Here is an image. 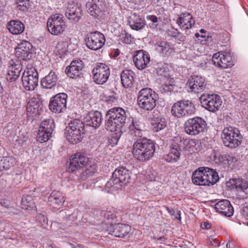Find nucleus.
<instances>
[{
	"label": "nucleus",
	"mask_w": 248,
	"mask_h": 248,
	"mask_svg": "<svg viewBox=\"0 0 248 248\" xmlns=\"http://www.w3.org/2000/svg\"><path fill=\"white\" fill-rule=\"evenodd\" d=\"M130 118L129 112L120 107H114L107 111L105 127L108 130L114 132L110 139V143L117 144L123 134L122 128L126 123V120H130Z\"/></svg>",
	"instance_id": "nucleus-1"
},
{
	"label": "nucleus",
	"mask_w": 248,
	"mask_h": 248,
	"mask_svg": "<svg viewBox=\"0 0 248 248\" xmlns=\"http://www.w3.org/2000/svg\"><path fill=\"white\" fill-rule=\"evenodd\" d=\"M155 152V143L145 138L138 139L133 145V156L140 162L150 159L153 156Z\"/></svg>",
	"instance_id": "nucleus-2"
},
{
	"label": "nucleus",
	"mask_w": 248,
	"mask_h": 248,
	"mask_svg": "<svg viewBox=\"0 0 248 248\" xmlns=\"http://www.w3.org/2000/svg\"><path fill=\"white\" fill-rule=\"evenodd\" d=\"M192 183L198 186H213L219 180L217 172L212 169L200 167L192 173Z\"/></svg>",
	"instance_id": "nucleus-3"
},
{
	"label": "nucleus",
	"mask_w": 248,
	"mask_h": 248,
	"mask_svg": "<svg viewBox=\"0 0 248 248\" xmlns=\"http://www.w3.org/2000/svg\"><path fill=\"white\" fill-rule=\"evenodd\" d=\"M85 132L84 124L80 120L75 119L66 126L64 134L67 140L75 144L81 141Z\"/></svg>",
	"instance_id": "nucleus-4"
},
{
	"label": "nucleus",
	"mask_w": 248,
	"mask_h": 248,
	"mask_svg": "<svg viewBox=\"0 0 248 248\" xmlns=\"http://www.w3.org/2000/svg\"><path fill=\"white\" fill-rule=\"evenodd\" d=\"M221 138L226 147L233 149L241 144L243 137L238 129L230 126L223 129L221 133Z\"/></svg>",
	"instance_id": "nucleus-5"
},
{
	"label": "nucleus",
	"mask_w": 248,
	"mask_h": 248,
	"mask_svg": "<svg viewBox=\"0 0 248 248\" xmlns=\"http://www.w3.org/2000/svg\"><path fill=\"white\" fill-rule=\"evenodd\" d=\"M195 107L193 103L188 100H182L175 103L171 107L172 115L180 118L188 117L195 113Z\"/></svg>",
	"instance_id": "nucleus-6"
},
{
	"label": "nucleus",
	"mask_w": 248,
	"mask_h": 248,
	"mask_svg": "<svg viewBox=\"0 0 248 248\" xmlns=\"http://www.w3.org/2000/svg\"><path fill=\"white\" fill-rule=\"evenodd\" d=\"M206 123L203 119L195 117L188 119L184 124L185 132L190 136H196L202 133L206 127Z\"/></svg>",
	"instance_id": "nucleus-7"
},
{
	"label": "nucleus",
	"mask_w": 248,
	"mask_h": 248,
	"mask_svg": "<svg viewBox=\"0 0 248 248\" xmlns=\"http://www.w3.org/2000/svg\"><path fill=\"white\" fill-rule=\"evenodd\" d=\"M22 85L26 91H33L38 85V73L34 67L27 68L21 78Z\"/></svg>",
	"instance_id": "nucleus-8"
},
{
	"label": "nucleus",
	"mask_w": 248,
	"mask_h": 248,
	"mask_svg": "<svg viewBox=\"0 0 248 248\" xmlns=\"http://www.w3.org/2000/svg\"><path fill=\"white\" fill-rule=\"evenodd\" d=\"M47 28L51 34L58 35L62 34L66 28L63 16L59 14L52 15L47 20Z\"/></svg>",
	"instance_id": "nucleus-9"
},
{
	"label": "nucleus",
	"mask_w": 248,
	"mask_h": 248,
	"mask_svg": "<svg viewBox=\"0 0 248 248\" xmlns=\"http://www.w3.org/2000/svg\"><path fill=\"white\" fill-rule=\"evenodd\" d=\"M200 101L202 107L213 112L219 110L222 103L220 96L216 94H203Z\"/></svg>",
	"instance_id": "nucleus-10"
},
{
	"label": "nucleus",
	"mask_w": 248,
	"mask_h": 248,
	"mask_svg": "<svg viewBox=\"0 0 248 248\" xmlns=\"http://www.w3.org/2000/svg\"><path fill=\"white\" fill-rule=\"evenodd\" d=\"M68 95L64 93H59L52 97L49 103V108L55 113L64 112L67 109Z\"/></svg>",
	"instance_id": "nucleus-11"
},
{
	"label": "nucleus",
	"mask_w": 248,
	"mask_h": 248,
	"mask_svg": "<svg viewBox=\"0 0 248 248\" xmlns=\"http://www.w3.org/2000/svg\"><path fill=\"white\" fill-rule=\"evenodd\" d=\"M110 73L109 66L104 63H98L93 69V80L97 84H104L108 80Z\"/></svg>",
	"instance_id": "nucleus-12"
},
{
	"label": "nucleus",
	"mask_w": 248,
	"mask_h": 248,
	"mask_svg": "<svg viewBox=\"0 0 248 248\" xmlns=\"http://www.w3.org/2000/svg\"><path fill=\"white\" fill-rule=\"evenodd\" d=\"M87 13L94 19L101 20L105 17V6L100 0H92L86 4Z\"/></svg>",
	"instance_id": "nucleus-13"
},
{
	"label": "nucleus",
	"mask_w": 248,
	"mask_h": 248,
	"mask_svg": "<svg viewBox=\"0 0 248 248\" xmlns=\"http://www.w3.org/2000/svg\"><path fill=\"white\" fill-rule=\"evenodd\" d=\"M105 42L104 34L97 31L89 32L85 39L87 47L93 50H97L102 48Z\"/></svg>",
	"instance_id": "nucleus-14"
},
{
	"label": "nucleus",
	"mask_w": 248,
	"mask_h": 248,
	"mask_svg": "<svg viewBox=\"0 0 248 248\" xmlns=\"http://www.w3.org/2000/svg\"><path fill=\"white\" fill-rule=\"evenodd\" d=\"M214 64L222 69L231 67L234 64V61L231 53L227 52H219L215 53L212 59Z\"/></svg>",
	"instance_id": "nucleus-15"
},
{
	"label": "nucleus",
	"mask_w": 248,
	"mask_h": 248,
	"mask_svg": "<svg viewBox=\"0 0 248 248\" xmlns=\"http://www.w3.org/2000/svg\"><path fill=\"white\" fill-rule=\"evenodd\" d=\"M189 93H199L203 92L206 88L205 79L200 75H192L186 83Z\"/></svg>",
	"instance_id": "nucleus-16"
},
{
	"label": "nucleus",
	"mask_w": 248,
	"mask_h": 248,
	"mask_svg": "<svg viewBox=\"0 0 248 248\" xmlns=\"http://www.w3.org/2000/svg\"><path fill=\"white\" fill-rule=\"evenodd\" d=\"M181 142L180 138H175L170 145V149L167 155L163 156V158L168 162L174 163L177 162L181 156V149L180 143Z\"/></svg>",
	"instance_id": "nucleus-17"
},
{
	"label": "nucleus",
	"mask_w": 248,
	"mask_h": 248,
	"mask_svg": "<svg viewBox=\"0 0 248 248\" xmlns=\"http://www.w3.org/2000/svg\"><path fill=\"white\" fill-rule=\"evenodd\" d=\"M23 66L22 62L19 60H11L8 63L6 79L9 82L16 80L20 75Z\"/></svg>",
	"instance_id": "nucleus-18"
},
{
	"label": "nucleus",
	"mask_w": 248,
	"mask_h": 248,
	"mask_svg": "<svg viewBox=\"0 0 248 248\" xmlns=\"http://www.w3.org/2000/svg\"><path fill=\"white\" fill-rule=\"evenodd\" d=\"M130 231V226L123 223L110 224L106 229L109 234L120 238H124L129 235Z\"/></svg>",
	"instance_id": "nucleus-19"
},
{
	"label": "nucleus",
	"mask_w": 248,
	"mask_h": 248,
	"mask_svg": "<svg viewBox=\"0 0 248 248\" xmlns=\"http://www.w3.org/2000/svg\"><path fill=\"white\" fill-rule=\"evenodd\" d=\"M43 107L40 96L35 94L30 98L27 105V115L30 117L37 116L40 114Z\"/></svg>",
	"instance_id": "nucleus-20"
},
{
	"label": "nucleus",
	"mask_w": 248,
	"mask_h": 248,
	"mask_svg": "<svg viewBox=\"0 0 248 248\" xmlns=\"http://www.w3.org/2000/svg\"><path fill=\"white\" fill-rule=\"evenodd\" d=\"M33 54L32 46L27 41H22L16 49V55L23 61L30 60Z\"/></svg>",
	"instance_id": "nucleus-21"
},
{
	"label": "nucleus",
	"mask_w": 248,
	"mask_h": 248,
	"mask_svg": "<svg viewBox=\"0 0 248 248\" xmlns=\"http://www.w3.org/2000/svg\"><path fill=\"white\" fill-rule=\"evenodd\" d=\"M81 7L73 1L68 2L65 12L66 17L73 23L78 22L82 15Z\"/></svg>",
	"instance_id": "nucleus-22"
},
{
	"label": "nucleus",
	"mask_w": 248,
	"mask_h": 248,
	"mask_svg": "<svg viewBox=\"0 0 248 248\" xmlns=\"http://www.w3.org/2000/svg\"><path fill=\"white\" fill-rule=\"evenodd\" d=\"M84 63L80 59L73 60L70 64L66 67L65 73L72 78H77L82 75Z\"/></svg>",
	"instance_id": "nucleus-23"
},
{
	"label": "nucleus",
	"mask_w": 248,
	"mask_h": 248,
	"mask_svg": "<svg viewBox=\"0 0 248 248\" xmlns=\"http://www.w3.org/2000/svg\"><path fill=\"white\" fill-rule=\"evenodd\" d=\"M113 177L116 179L120 186H125L129 184L131 179V172L125 167H119L116 169L112 173Z\"/></svg>",
	"instance_id": "nucleus-24"
},
{
	"label": "nucleus",
	"mask_w": 248,
	"mask_h": 248,
	"mask_svg": "<svg viewBox=\"0 0 248 248\" xmlns=\"http://www.w3.org/2000/svg\"><path fill=\"white\" fill-rule=\"evenodd\" d=\"M135 66L139 70L145 69L150 61V55L147 51L140 50L136 52L133 57Z\"/></svg>",
	"instance_id": "nucleus-25"
},
{
	"label": "nucleus",
	"mask_w": 248,
	"mask_h": 248,
	"mask_svg": "<svg viewBox=\"0 0 248 248\" xmlns=\"http://www.w3.org/2000/svg\"><path fill=\"white\" fill-rule=\"evenodd\" d=\"M178 16L179 17L176 20V23L182 30H188L195 23L194 18L188 13H181L178 14Z\"/></svg>",
	"instance_id": "nucleus-26"
},
{
	"label": "nucleus",
	"mask_w": 248,
	"mask_h": 248,
	"mask_svg": "<svg viewBox=\"0 0 248 248\" xmlns=\"http://www.w3.org/2000/svg\"><path fill=\"white\" fill-rule=\"evenodd\" d=\"M215 209L217 212L228 217L232 216L234 212L233 208L228 200L218 201L215 204Z\"/></svg>",
	"instance_id": "nucleus-27"
},
{
	"label": "nucleus",
	"mask_w": 248,
	"mask_h": 248,
	"mask_svg": "<svg viewBox=\"0 0 248 248\" xmlns=\"http://www.w3.org/2000/svg\"><path fill=\"white\" fill-rule=\"evenodd\" d=\"M128 21L131 29L137 31H140L144 28L146 23L142 16L135 13L131 14Z\"/></svg>",
	"instance_id": "nucleus-28"
},
{
	"label": "nucleus",
	"mask_w": 248,
	"mask_h": 248,
	"mask_svg": "<svg viewBox=\"0 0 248 248\" xmlns=\"http://www.w3.org/2000/svg\"><path fill=\"white\" fill-rule=\"evenodd\" d=\"M155 46L156 51L162 57L170 56L174 50L170 43L161 39L156 41Z\"/></svg>",
	"instance_id": "nucleus-29"
},
{
	"label": "nucleus",
	"mask_w": 248,
	"mask_h": 248,
	"mask_svg": "<svg viewBox=\"0 0 248 248\" xmlns=\"http://www.w3.org/2000/svg\"><path fill=\"white\" fill-rule=\"evenodd\" d=\"M102 115L100 112L96 111L89 113L85 118L84 123L94 128L99 127L102 122Z\"/></svg>",
	"instance_id": "nucleus-30"
},
{
	"label": "nucleus",
	"mask_w": 248,
	"mask_h": 248,
	"mask_svg": "<svg viewBox=\"0 0 248 248\" xmlns=\"http://www.w3.org/2000/svg\"><path fill=\"white\" fill-rule=\"evenodd\" d=\"M213 159L216 164L226 167L233 163L235 158L227 153L214 152L212 154Z\"/></svg>",
	"instance_id": "nucleus-31"
},
{
	"label": "nucleus",
	"mask_w": 248,
	"mask_h": 248,
	"mask_svg": "<svg viewBox=\"0 0 248 248\" xmlns=\"http://www.w3.org/2000/svg\"><path fill=\"white\" fill-rule=\"evenodd\" d=\"M58 79V76L56 73L51 70L48 75L41 79V87L44 89H53L56 86Z\"/></svg>",
	"instance_id": "nucleus-32"
},
{
	"label": "nucleus",
	"mask_w": 248,
	"mask_h": 248,
	"mask_svg": "<svg viewBox=\"0 0 248 248\" xmlns=\"http://www.w3.org/2000/svg\"><path fill=\"white\" fill-rule=\"evenodd\" d=\"M64 196L63 194L59 191H54L51 193L48 199V202L49 206L54 209H60L64 202Z\"/></svg>",
	"instance_id": "nucleus-33"
},
{
	"label": "nucleus",
	"mask_w": 248,
	"mask_h": 248,
	"mask_svg": "<svg viewBox=\"0 0 248 248\" xmlns=\"http://www.w3.org/2000/svg\"><path fill=\"white\" fill-rule=\"evenodd\" d=\"M227 186L231 188H234L238 191H242L247 194L248 183L244 179L240 178H235L230 179L227 183Z\"/></svg>",
	"instance_id": "nucleus-34"
},
{
	"label": "nucleus",
	"mask_w": 248,
	"mask_h": 248,
	"mask_svg": "<svg viewBox=\"0 0 248 248\" xmlns=\"http://www.w3.org/2000/svg\"><path fill=\"white\" fill-rule=\"evenodd\" d=\"M128 129V132L131 135L134 136L139 139L142 138L143 133L142 126L138 120L132 117Z\"/></svg>",
	"instance_id": "nucleus-35"
},
{
	"label": "nucleus",
	"mask_w": 248,
	"mask_h": 248,
	"mask_svg": "<svg viewBox=\"0 0 248 248\" xmlns=\"http://www.w3.org/2000/svg\"><path fill=\"white\" fill-rule=\"evenodd\" d=\"M6 28L10 33L17 35L21 34L25 30L24 24L19 20H11L6 25Z\"/></svg>",
	"instance_id": "nucleus-36"
},
{
	"label": "nucleus",
	"mask_w": 248,
	"mask_h": 248,
	"mask_svg": "<svg viewBox=\"0 0 248 248\" xmlns=\"http://www.w3.org/2000/svg\"><path fill=\"white\" fill-rule=\"evenodd\" d=\"M134 73L130 70L125 69L121 74V81L125 88L131 87L134 83Z\"/></svg>",
	"instance_id": "nucleus-37"
},
{
	"label": "nucleus",
	"mask_w": 248,
	"mask_h": 248,
	"mask_svg": "<svg viewBox=\"0 0 248 248\" xmlns=\"http://www.w3.org/2000/svg\"><path fill=\"white\" fill-rule=\"evenodd\" d=\"M158 98V96H156L144 98L143 100L137 101L138 104L140 108L145 110H152L156 106V101Z\"/></svg>",
	"instance_id": "nucleus-38"
},
{
	"label": "nucleus",
	"mask_w": 248,
	"mask_h": 248,
	"mask_svg": "<svg viewBox=\"0 0 248 248\" xmlns=\"http://www.w3.org/2000/svg\"><path fill=\"white\" fill-rule=\"evenodd\" d=\"M101 216L104 218V221L106 223L113 224L112 222L116 220L118 214L112 208H107L106 210H102L100 213Z\"/></svg>",
	"instance_id": "nucleus-39"
},
{
	"label": "nucleus",
	"mask_w": 248,
	"mask_h": 248,
	"mask_svg": "<svg viewBox=\"0 0 248 248\" xmlns=\"http://www.w3.org/2000/svg\"><path fill=\"white\" fill-rule=\"evenodd\" d=\"M81 169L82 172L80 173L79 177L82 180H85L96 171L95 165H91L88 161L85 165L83 166Z\"/></svg>",
	"instance_id": "nucleus-40"
},
{
	"label": "nucleus",
	"mask_w": 248,
	"mask_h": 248,
	"mask_svg": "<svg viewBox=\"0 0 248 248\" xmlns=\"http://www.w3.org/2000/svg\"><path fill=\"white\" fill-rule=\"evenodd\" d=\"M166 126L167 122L164 118H155L152 120L151 128L154 132H159L164 129Z\"/></svg>",
	"instance_id": "nucleus-41"
},
{
	"label": "nucleus",
	"mask_w": 248,
	"mask_h": 248,
	"mask_svg": "<svg viewBox=\"0 0 248 248\" xmlns=\"http://www.w3.org/2000/svg\"><path fill=\"white\" fill-rule=\"evenodd\" d=\"M158 94L153 90L149 88H144L141 89L138 94L137 101L143 100L144 98L156 97Z\"/></svg>",
	"instance_id": "nucleus-42"
},
{
	"label": "nucleus",
	"mask_w": 248,
	"mask_h": 248,
	"mask_svg": "<svg viewBox=\"0 0 248 248\" xmlns=\"http://www.w3.org/2000/svg\"><path fill=\"white\" fill-rule=\"evenodd\" d=\"M21 204L22 208L26 210L31 211L35 208L33 198L31 195H27L22 198Z\"/></svg>",
	"instance_id": "nucleus-43"
},
{
	"label": "nucleus",
	"mask_w": 248,
	"mask_h": 248,
	"mask_svg": "<svg viewBox=\"0 0 248 248\" xmlns=\"http://www.w3.org/2000/svg\"><path fill=\"white\" fill-rule=\"evenodd\" d=\"M120 43L124 45H130L134 42V38L125 30H123L118 35Z\"/></svg>",
	"instance_id": "nucleus-44"
},
{
	"label": "nucleus",
	"mask_w": 248,
	"mask_h": 248,
	"mask_svg": "<svg viewBox=\"0 0 248 248\" xmlns=\"http://www.w3.org/2000/svg\"><path fill=\"white\" fill-rule=\"evenodd\" d=\"M186 150L191 153H196L199 148V141L196 139L186 140H185Z\"/></svg>",
	"instance_id": "nucleus-45"
},
{
	"label": "nucleus",
	"mask_w": 248,
	"mask_h": 248,
	"mask_svg": "<svg viewBox=\"0 0 248 248\" xmlns=\"http://www.w3.org/2000/svg\"><path fill=\"white\" fill-rule=\"evenodd\" d=\"M155 72L158 76L167 77V66L166 63L163 62H158L155 67Z\"/></svg>",
	"instance_id": "nucleus-46"
},
{
	"label": "nucleus",
	"mask_w": 248,
	"mask_h": 248,
	"mask_svg": "<svg viewBox=\"0 0 248 248\" xmlns=\"http://www.w3.org/2000/svg\"><path fill=\"white\" fill-rule=\"evenodd\" d=\"M54 126L55 125L53 120H45L41 122L39 129L52 133Z\"/></svg>",
	"instance_id": "nucleus-47"
},
{
	"label": "nucleus",
	"mask_w": 248,
	"mask_h": 248,
	"mask_svg": "<svg viewBox=\"0 0 248 248\" xmlns=\"http://www.w3.org/2000/svg\"><path fill=\"white\" fill-rule=\"evenodd\" d=\"M51 134L52 132L39 129L37 136V141L41 143L47 141L51 137Z\"/></svg>",
	"instance_id": "nucleus-48"
},
{
	"label": "nucleus",
	"mask_w": 248,
	"mask_h": 248,
	"mask_svg": "<svg viewBox=\"0 0 248 248\" xmlns=\"http://www.w3.org/2000/svg\"><path fill=\"white\" fill-rule=\"evenodd\" d=\"M71 156L77 160L82 166L85 165L88 161V158L83 152H77Z\"/></svg>",
	"instance_id": "nucleus-49"
},
{
	"label": "nucleus",
	"mask_w": 248,
	"mask_h": 248,
	"mask_svg": "<svg viewBox=\"0 0 248 248\" xmlns=\"http://www.w3.org/2000/svg\"><path fill=\"white\" fill-rule=\"evenodd\" d=\"M83 166L80 164L78 162L71 156L70 158V163L68 168L69 172H73L76 170L80 169L82 168Z\"/></svg>",
	"instance_id": "nucleus-50"
},
{
	"label": "nucleus",
	"mask_w": 248,
	"mask_h": 248,
	"mask_svg": "<svg viewBox=\"0 0 248 248\" xmlns=\"http://www.w3.org/2000/svg\"><path fill=\"white\" fill-rule=\"evenodd\" d=\"M16 4L17 9L21 11H26L30 6L29 0H17Z\"/></svg>",
	"instance_id": "nucleus-51"
},
{
	"label": "nucleus",
	"mask_w": 248,
	"mask_h": 248,
	"mask_svg": "<svg viewBox=\"0 0 248 248\" xmlns=\"http://www.w3.org/2000/svg\"><path fill=\"white\" fill-rule=\"evenodd\" d=\"M37 223L42 227L45 228L47 226L48 219L47 217L43 214H38L36 216Z\"/></svg>",
	"instance_id": "nucleus-52"
},
{
	"label": "nucleus",
	"mask_w": 248,
	"mask_h": 248,
	"mask_svg": "<svg viewBox=\"0 0 248 248\" xmlns=\"http://www.w3.org/2000/svg\"><path fill=\"white\" fill-rule=\"evenodd\" d=\"M116 179L115 177H113V174L112 175L111 178L110 180L108 181L106 184V187L107 188H112V190L118 189L120 188L119 182L116 181Z\"/></svg>",
	"instance_id": "nucleus-53"
},
{
	"label": "nucleus",
	"mask_w": 248,
	"mask_h": 248,
	"mask_svg": "<svg viewBox=\"0 0 248 248\" xmlns=\"http://www.w3.org/2000/svg\"><path fill=\"white\" fill-rule=\"evenodd\" d=\"M11 159L7 157H3L0 159V167L1 168V171L4 170H8L12 166V163L10 162Z\"/></svg>",
	"instance_id": "nucleus-54"
},
{
	"label": "nucleus",
	"mask_w": 248,
	"mask_h": 248,
	"mask_svg": "<svg viewBox=\"0 0 248 248\" xmlns=\"http://www.w3.org/2000/svg\"><path fill=\"white\" fill-rule=\"evenodd\" d=\"M81 217L82 215L81 212L78 210H76L72 214L69 216L68 218L69 220L74 221L79 219V218Z\"/></svg>",
	"instance_id": "nucleus-55"
},
{
	"label": "nucleus",
	"mask_w": 248,
	"mask_h": 248,
	"mask_svg": "<svg viewBox=\"0 0 248 248\" xmlns=\"http://www.w3.org/2000/svg\"><path fill=\"white\" fill-rule=\"evenodd\" d=\"M207 243L209 245L214 247H218L219 242L218 240L215 236H210L207 238Z\"/></svg>",
	"instance_id": "nucleus-56"
},
{
	"label": "nucleus",
	"mask_w": 248,
	"mask_h": 248,
	"mask_svg": "<svg viewBox=\"0 0 248 248\" xmlns=\"http://www.w3.org/2000/svg\"><path fill=\"white\" fill-rule=\"evenodd\" d=\"M106 97V101L108 104H112L113 103H115L117 101V99L116 97L114 96V93L112 92L111 94L110 95H107V93H106L105 94Z\"/></svg>",
	"instance_id": "nucleus-57"
},
{
	"label": "nucleus",
	"mask_w": 248,
	"mask_h": 248,
	"mask_svg": "<svg viewBox=\"0 0 248 248\" xmlns=\"http://www.w3.org/2000/svg\"><path fill=\"white\" fill-rule=\"evenodd\" d=\"M211 38V37L206 34H201L200 38L199 40L200 41V43L202 45H206L209 39Z\"/></svg>",
	"instance_id": "nucleus-58"
},
{
	"label": "nucleus",
	"mask_w": 248,
	"mask_h": 248,
	"mask_svg": "<svg viewBox=\"0 0 248 248\" xmlns=\"http://www.w3.org/2000/svg\"><path fill=\"white\" fill-rule=\"evenodd\" d=\"M242 215L248 220V204H246L241 209Z\"/></svg>",
	"instance_id": "nucleus-59"
},
{
	"label": "nucleus",
	"mask_w": 248,
	"mask_h": 248,
	"mask_svg": "<svg viewBox=\"0 0 248 248\" xmlns=\"http://www.w3.org/2000/svg\"><path fill=\"white\" fill-rule=\"evenodd\" d=\"M169 34L171 37L175 38L177 36L179 35V33L180 32L177 29H175L173 27L171 28L170 30H169Z\"/></svg>",
	"instance_id": "nucleus-60"
},
{
	"label": "nucleus",
	"mask_w": 248,
	"mask_h": 248,
	"mask_svg": "<svg viewBox=\"0 0 248 248\" xmlns=\"http://www.w3.org/2000/svg\"><path fill=\"white\" fill-rule=\"evenodd\" d=\"M173 87L171 85L164 84L161 87L162 92L164 93L170 92L172 90Z\"/></svg>",
	"instance_id": "nucleus-61"
},
{
	"label": "nucleus",
	"mask_w": 248,
	"mask_h": 248,
	"mask_svg": "<svg viewBox=\"0 0 248 248\" xmlns=\"http://www.w3.org/2000/svg\"><path fill=\"white\" fill-rule=\"evenodd\" d=\"M146 19L148 20L152 21L153 23H156L158 22V20L160 21L161 20L160 18H158L156 16L154 15H147L146 16Z\"/></svg>",
	"instance_id": "nucleus-62"
},
{
	"label": "nucleus",
	"mask_w": 248,
	"mask_h": 248,
	"mask_svg": "<svg viewBox=\"0 0 248 248\" xmlns=\"http://www.w3.org/2000/svg\"><path fill=\"white\" fill-rule=\"evenodd\" d=\"M120 54V51L118 49H113L111 51L110 55L111 58L115 59L117 58Z\"/></svg>",
	"instance_id": "nucleus-63"
},
{
	"label": "nucleus",
	"mask_w": 248,
	"mask_h": 248,
	"mask_svg": "<svg viewBox=\"0 0 248 248\" xmlns=\"http://www.w3.org/2000/svg\"><path fill=\"white\" fill-rule=\"evenodd\" d=\"M175 38L180 42H184L186 40V37L180 32L179 35L177 36Z\"/></svg>",
	"instance_id": "nucleus-64"
}]
</instances>
